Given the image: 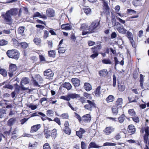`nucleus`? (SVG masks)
<instances>
[{
	"instance_id": "nucleus-1",
	"label": "nucleus",
	"mask_w": 149,
	"mask_h": 149,
	"mask_svg": "<svg viewBox=\"0 0 149 149\" xmlns=\"http://www.w3.org/2000/svg\"><path fill=\"white\" fill-rule=\"evenodd\" d=\"M22 13L21 9L18 13L17 8H12L7 10L5 14L2 15V16L6 24L11 25L13 23L12 17L14 16L15 18H17L21 16Z\"/></svg>"
},
{
	"instance_id": "nucleus-2",
	"label": "nucleus",
	"mask_w": 149,
	"mask_h": 149,
	"mask_svg": "<svg viewBox=\"0 0 149 149\" xmlns=\"http://www.w3.org/2000/svg\"><path fill=\"white\" fill-rule=\"evenodd\" d=\"M75 116L80 123H90L91 119V116L90 114H87L81 117L76 112L74 113Z\"/></svg>"
},
{
	"instance_id": "nucleus-3",
	"label": "nucleus",
	"mask_w": 149,
	"mask_h": 149,
	"mask_svg": "<svg viewBox=\"0 0 149 149\" xmlns=\"http://www.w3.org/2000/svg\"><path fill=\"white\" fill-rule=\"evenodd\" d=\"M6 54L9 57L16 60L18 59L19 56L18 51L15 49L8 50L6 52Z\"/></svg>"
},
{
	"instance_id": "nucleus-4",
	"label": "nucleus",
	"mask_w": 149,
	"mask_h": 149,
	"mask_svg": "<svg viewBox=\"0 0 149 149\" xmlns=\"http://www.w3.org/2000/svg\"><path fill=\"white\" fill-rule=\"evenodd\" d=\"M87 104L84 105V107L85 109L90 111H91L93 108H96L97 107L96 105L94 100H86Z\"/></svg>"
},
{
	"instance_id": "nucleus-5",
	"label": "nucleus",
	"mask_w": 149,
	"mask_h": 149,
	"mask_svg": "<svg viewBox=\"0 0 149 149\" xmlns=\"http://www.w3.org/2000/svg\"><path fill=\"white\" fill-rule=\"evenodd\" d=\"M100 25V20L97 19L93 21L89 27L88 30L90 31V33L94 32L96 30V28Z\"/></svg>"
},
{
	"instance_id": "nucleus-6",
	"label": "nucleus",
	"mask_w": 149,
	"mask_h": 149,
	"mask_svg": "<svg viewBox=\"0 0 149 149\" xmlns=\"http://www.w3.org/2000/svg\"><path fill=\"white\" fill-rule=\"evenodd\" d=\"M29 82V80L28 77H24L21 80V88L24 90H29V87L25 88L24 87L23 84H28Z\"/></svg>"
},
{
	"instance_id": "nucleus-7",
	"label": "nucleus",
	"mask_w": 149,
	"mask_h": 149,
	"mask_svg": "<svg viewBox=\"0 0 149 149\" xmlns=\"http://www.w3.org/2000/svg\"><path fill=\"white\" fill-rule=\"evenodd\" d=\"M127 131L130 135H134L136 133V129L135 126L133 124H130L128 126Z\"/></svg>"
},
{
	"instance_id": "nucleus-8",
	"label": "nucleus",
	"mask_w": 149,
	"mask_h": 149,
	"mask_svg": "<svg viewBox=\"0 0 149 149\" xmlns=\"http://www.w3.org/2000/svg\"><path fill=\"white\" fill-rule=\"evenodd\" d=\"M17 70V66L15 64H11L9 66L8 74L10 77H12Z\"/></svg>"
},
{
	"instance_id": "nucleus-9",
	"label": "nucleus",
	"mask_w": 149,
	"mask_h": 149,
	"mask_svg": "<svg viewBox=\"0 0 149 149\" xmlns=\"http://www.w3.org/2000/svg\"><path fill=\"white\" fill-rule=\"evenodd\" d=\"M80 97L79 94L76 93H69L66 96V100L69 101L71 99L78 98Z\"/></svg>"
},
{
	"instance_id": "nucleus-10",
	"label": "nucleus",
	"mask_w": 149,
	"mask_h": 149,
	"mask_svg": "<svg viewBox=\"0 0 149 149\" xmlns=\"http://www.w3.org/2000/svg\"><path fill=\"white\" fill-rule=\"evenodd\" d=\"M141 132L143 133L145 132V134L143 135V138L149 137V126H146L144 127L141 128Z\"/></svg>"
},
{
	"instance_id": "nucleus-11",
	"label": "nucleus",
	"mask_w": 149,
	"mask_h": 149,
	"mask_svg": "<svg viewBox=\"0 0 149 149\" xmlns=\"http://www.w3.org/2000/svg\"><path fill=\"white\" fill-rule=\"evenodd\" d=\"M103 3V9L105 13H107L109 12L110 10L109 7L108 6L107 1L105 0H100Z\"/></svg>"
},
{
	"instance_id": "nucleus-12",
	"label": "nucleus",
	"mask_w": 149,
	"mask_h": 149,
	"mask_svg": "<svg viewBox=\"0 0 149 149\" xmlns=\"http://www.w3.org/2000/svg\"><path fill=\"white\" fill-rule=\"evenodd\" d=\"M118 31L120 33L123 34H127V36H128V32H130L127 31L124 27L123 26L121 25L118 27L116 28Z\"/></svg>"
},
{
	"instance_id": "nucleus-13",
	"label": "nucleus",
	"mask_w": 149,
	"mask_h": 149,
	"mask_svg": "<svg viewBox=\"0 0 149 149\" xmlns=\"http://www.w3.org/2000/svg\"><path fill=\"white\" fill-rule=\"evenodd\" d=\"M127 37L130 40V42L131 43L132 47L134 48H136V45L133 40L132 33L131 32H128Z\"/></svg>"
},
{
	"instance_id": "nucleus-14",
	"label": "nucleus",
	"mask_w": 149,
	"mask_h": 149,
	"mask_svg": "<svg viewBox=\"0 0 149 149\" xmlns=\"http://www.w3.org/2000/svg\"><path fill=\"white\" fill-rule=\"evenodd\" d=\"M115 128L112 126L107 127L104 130L103 132L106 135L110 134L112 132L114 131Z\"/></svg>"
},
{
	"instance_id": "nucleus-15",
	"label": "nucleus",
	"mask_w": 149,
	"mask_h": 149,
	"mask_svg": "<svg viewBox=\"0 0 149 149\" xmlns=\"http://www.w3.org/2000/svg\"><path fill=\"white\" fill-rule=\"evenodd\" d=\"M47 17H53L55 15V12L52 8H49L47 9L46 11Z\"/></svg>"
},
{
	"instance_id": "nucleus-16",
	"label": "nucleus",
	"mask_w": 149,
	"mask_h": 149,
	"mask_svg": "<svg viewBox=\"0 0 149 149\" xmlns=\"http://www.w3.org/2000/svg\"><path fill=\"white\" fill-rule=\"evenodd\" d=\"M99 76L101 78L106 77L108 74V72L107 69H105L101 70L98 72Z\"/></svg>"
},
{
	"instance_id": "nucleus-17",
	"label": "nucleus",
	"mask_w": 149,
	"mask_h": 149,
	"mask_svg": "<svg viewBox=\"0 0 149 149\" xmlns=\"http://www.w3.org/2000/svg\"><path fill=\"white\" fill-rule=\"evenodd\" d=\"M72 84L75 87H78L80 84V81L78 79L73 78L71 79Z\"/></svg>"
},
{
	"instance_id": "nucleus-18",
	"label": "nucleus",
	"mask_w": 149,
	"mask_h": 149,
	"mask_svg": "<svg viewBox=\"0 0 149 149\" xmlns=\"http://www.w3.org/2000/svg\"><path fill=\"white\" fill-rule=\"evenodd\" d=\"M85 132V131L81 128H80L79 130L76 132V135L78 136L80 139L82 138V134Z\"/></svg>"
},
{
	"instance_id": "nucleus-19",
	"label": "nucleus",
	"mask_w": 149,
	"mask_h": 149,
	"mask_svg": "<svg viewBox=\"0 0 149 149\" xmlns=\"http://www.w3.org/2000/svg\"><path fill=\"white\" fill-rule=\"evenodd\" d=\"M123 100L122 98H118L116 101L115 105L113 106L118 108H121L122 104H123Z\"/></svg>"
},
{
	"instance_id": "nucleus-20",
	"label": "nucleus",
	"mask_w": 149,
	"mask_h": 149,
	"mask_svg": "<svg viewBox=\"0 0 149 149\" xmlns=\"http://www.w3.org/2000/svg\"><path fill=\"white\" fill-rule=\"evenodd\" d=\"M41 127L40 124H38L33 125L31 127V132H34L37 131Z\"/></svg>"
},
{
	"instance_id": "nucleus-21",
	"label": "nucleus",
	"mask_w": 149,
	"mask_h": 149,
	"mask_svg": "<svg viewBox=\"0 0 149 149\" xmlns=\"http://www.w3.org/2000/svg\"><path fill=\"white\" fill-rule=\"evenodd\" d=\"M44 74L45 76H47L49 77H53L54 73L50 69H49L44 72Z\"/></svg>"
},
{
	"instance_id": "nucleus-22",
	"label": "nucleus",
	"mask_w": 149,
	"mask_h": 149,
	"mask_svg": "<svg viewBox=\"0 0 149 149\" xmlns=\"http://www.w3.org/2000/svg\"><path fill=\"white\" fill-rule=\"evenodd\" d=\"M118 89L120 92H123L125 90V86L123 83L118 82Z\"/></svg>"
},
{
	"instance_id": "nucleus-23",
	"label": "nucleus",
	"mask_w": 149,
	"mask_h": 149,
	"mask_svg": "<svg viewBox=\"0 0 149 149\" xmlns=\"http://www.w3.org/2000/svg\"><path fill=\"white\" fill-rule=\"evenodd\" d=\"M102 146H99L95 143L94 142H91L88 146V148L90 149L91 148H98L101 147Z\"/></svg>"
},
{
	"instance_id": "nucleus-24",
	"label": "nucleus",
	"mask_w": 149,
	"mask_h": 149,
	"mask_svg": "<svg viewBox=\"0 0 149 149\" xmlns=\"http://www.w3.org/2000/svg\"><path fill=\"white\" fill-rule=\"evenodd\" d=\"M39 17L44 19H47V16L45 15H41L40 13L38 12H36L34 13L33 16V18Z\"/></svg>"
},
{
	"instance_id": "nucleus-25",
	"label": "nucleus",
	"mask_w": 149,
	"mask_h": 149,
	"mask_svg": "<svg viewBox=\"0 0 149 149\" xmlns=\"http://www.w3.org/2000/svg\"><path fill=\"white\" fill-rule=\"evenodd\" d=\"M126 116L124 114H122L118 118V121L119 123H122L125 120Z\"/></svg>"
},
{
	"instance_id": "nucleus-26",
	"label": "nucleus",
	"mask_w": 149,
	"mask_h": 149,
	"mask_svg": "<svg viewBox=\"0 0 149 149\" xmlns=\"http://www.w3.org/2000/svg\"><path fill=\"white\" fill-rule=\"evenodd\" d=\"M84 87L85 90L87 91H90L92 89L91 85L88 83H85Z\"/></svg>"
},
{
	"instance_id": "nucleus-27",
	"label": "nucleus",
	"mask_w": 149,
	"mask_h": 149,
	"mask_svg": "<svg viewBox=\"0 0 149 149\" xmlns=\"http://www.w3.org/2000/svg\"><path fill=\"white\" fill-rule=\"evenodd\" d=\"M137 12L132 9H128L127 10V14L128 15H132L136 14Z\"/></svg>"
},
{
	"instance_id": "nucleus-28",
	"label": "nucleus",
	"mask_w": 149,
	"mask_h": 149,
	"mask_svg": "<svg viewBox=\"0 0 149 149\" xmlns=\"http://www.w3.org/2000/svg\"><path fill=\"white\" fill-rule=\"evenodd\" d=\"M101 86H99L94 91L95 96L96 97H99L101 94L100 89Z\"/></svg>"
},
{
	"instance_id": "nucleus-29",
	"label": "nucleus",
	"mask_w": 149,
	"mask_h": 149,
	"mask_svg": "<svg viewBox=\"0 0 149 149\" xmlns=\"http://www.w3.org/2000/svg\"><path fill=\"white\" fill-rule=\"evenodd\" d=\"M119 108L116 107L114 106L112 107L111 108V110L112 111V113L113 115L116 116L117 115L118 113V109Z\"/></svg>"
},
{
	"instance_id": "nucleus-30",
	"label": "nucleus",
	"mask_w": 149,
	"mask_h": 149,
	"mask_svg": "<svg viewBox=\"0 0 149 149\" xmlns=\"http://www.w3.org/2000/svg\"><path fill=\"white\" fill-rule=\"evenodd\" d=\"M92 52L93 53L90 56V57L93 59L97 57L98 55V52L94 50H91Z\"/></svg>"
},
{
	"instance_id": "nucleus-31",
	"label": "nucleus",
	"mask_w": 149,
	"mask_h": 149,
	"mask_svg": "<svg viewBox=\"0 0 149 149\" xmlns=\"http://www.w3.org/2000/svg\"><path fill=\"white\" fill-rule=\"evenodd\" d=\"M15 118H12L10 119L8 121L7 124L9 126H13L15 123Z\"/></svg>"
},
{
	"instance_id": "nucleus-32",
	"label": "nucleus",
	"mask_w": 149,
	"mask_h": 149,
	"mask_svg": "<svg viewBox=\"0 0 149 149\" xmlns=\"http://www.w3.org/2000/svg\"><path fill=\"white\" fill-rule=\"evenodd\" d=\"M6 114V110L3 108L0 109V118H2L5 116Z\"/></svg>"
},
{
	"instance_id": "nucleus-33",
	"label": "nucleus",
	"mask_w": 149,
	"mask_h": 149,
	"mask_svg": "<svg viewBox=\"0 0 149 149\" xmlns=\"http://www.w3.org/2000/svg\"><path fill=\"white\" fill-rule=\"evenodd\" d=\"M114 98V97L112 95H110L107 97L106 100L107 102L109 103L113 101Z\"/></svg>"
},
{
	"instance_id": "nucleus-34",
	"label": "nucleus",
	"mask_w": 149,
	"mask_h": 149,
	"mask_svg": "<svg viewBox=\"0 0 149 149\" xmlns=\"http://www.w3.org/2000/svg\"><path fill=\"white\" fill-rule=\"evenodd\" d=\"M139 17L138 15H134L130 17H128L126 18V21H134V20L132 19L134 18H138Z\"/></svg>"
},
{
	"instance_id": "nucleus-35",
	"label": "nucleus",
	"mask_w": 149,
	"mask_h": 149,
	"mask_svg": "<svg viewBox=\"0 0 149 149\" xmlns=\"http://www.w3.org/2000/svg\"><path fill=\"white\" fill-rule=\"evenodd\" d=\"M102 62L103 64H111L112 63L109 58H105L103 59L102 60Z\"/></svg>"
},
{
	"instance_id": "nucleus-36",
	"label": "nucleus",
	"mask_w": 149,
	"mask_h": 149,
	"mask_svg": "<svg viewBox=\"0 0 149 149\" xmlns=\"http://www.w3.org/2000/svg\"><path fill=\"white\" fill-rule=\"evenodd\" d=\"M25 30V27L23 26H21L18 28L17 31L19 34L22 35L23 34Z\"/></svg>"
},
{
	"instance_id": "nucleus-37",
	"label": "nucleus",
	"mask_w": 149,
	"mask_h": 149,
	"mask_svg": "<svg viewBox=\"0 0 149 149\" xmlns=\"http://www.w3.org/2000/svg\"><path fill=\"white\" fill-rule=\"evenodd\" d=\"M44 134L45 135V137L46 139H48L51 136V131L50 130H48L44 129Z\"/></svg>"
},
{
	"instance_id": "nucleus-38",
	"label": "nucleus",
	"mask_w": 149,
	"mask_h": 149,
	"mask_svg": "<svg viewBox=\"0 0 149 149\" xmlns=\"http://www.w3.org/2000/svg\"><path fill=\"white\" fill-rule=\"evenodd\" d=\"M102 46L101 44L96 45L92 47L91 49V50H94L95 51H97L98 52L102 48Z\"/></svg>"
},
{
	"instance_id": "nucleus-39",
	"label": "nucleus",
	"mask_w": 149,
	"mask_h": 149,
	"mask_svg": "<svg viewBox=\"0 0 149 149\" xmlns=\"http://www.w3.org/2000/svg\"><path fill=\"white\" fill-rule=\"evenodd\" d=\"M132 120L136 123L138 124L139 123L140 119L138 116H135L131 118Z\"/></svg>"
},
{
	"instance_id": "nucleus-40",
	"label": "nucleus",
	"mask_w": 149,
	"mask_h": 149,
	"mask_svg": "<svg viewBox=\"0 0 149 149\" xmlns=\"http://www.w3.org/2000/svg\"><path fill=\"white\" fill-rule=\"evenodd\" d=\"M128 112L129 114L132 117L136 115V113L133 109H129Z\"/></svg>"
},
{
	"instance_id": "nucleus-41",
	"label": "nucleus",
	"mask_w": 149,
	"mask_h": 149,
	"mask_svg": "<svg viewBox=\"0 0 149 149\" xmlns=\"http://www.w3.org/2000/svg\"><path fill=\"white\" fill-rule=\"evenodd\" d=\"M33 41L37 45H40L41 44V40L40 38H35L33 40Z\"/></svg>"
},
{
	"instance_id": "nucleus-42",
	"label": "nucleus",
	"mask_w": 149,
	"mask_h": 149,
	"mask_svg": "<svg viewBox=\"0 0 149 149\" xmlns=\"http://www.w3.org/2000/svg\"><path fill=\"white\" fill-rule=\"evenodd\" d=\"M143 141L145 144V146L146 145L149 147V137L143 138Z\"/></svg>"
},
{
	"instance_id": "nucleus-43",
	"label": "nucleus",
	"mask_w": 149,
	"mask_h": 149,
	"mask_svg": "<svg viewBox=\"0 0 149 149\" xmlns=\"http://www.w3.org/2000/svg\"><path fill=\"white\" fill-rule=\"evenodd\" d=\"M0 74L4 77H6L7 75V73L6 70L4 69H1L0 70Z\"/></svg>"
},
{
	"instance_id": "nucleus-44",
	"label": "nucleus",
	"mask_w": 149,
	"mask_h": 149,
	"mask_svg": "<svg viewBox=\"0 0 149 149\" xmlns=\"http://www.w3.org/2000/svg\"><path fill=\"white\" fill-rule=\"evenodd\" d=\"M57 130H56L54 129L52 130L51 136L54 139L57 136Z\"/></svg>"
},
{
	"instance_id": "nucleus-45",
	"label": "nucleus",
	"mask_w": 149,
	"mask_h": 149,
	"mask_svg": "<svg viewBox=\"0 0 149 149\" xmlns=\"http://www.w3.org/2000/svg\"><path fill=\"white\" fill-rule=\"evenodd\" d=\"M32 81L33 82V85L35 86L39 87L40 86L38 84V82L34 78L32 77Z\"/></svg>"
},
{
	"instance_id": "nucleus-46",
	"label": "nucleus",
	"mask_w": 149,
	"mask_h": 149,
	"mask_svg": "<svg viewBox=\"0 0 149 149\" xmlns=\"http://www.w3.org/2000/svg\"><path fill=\"white\" fill-rule=\"evenodd\" d=\"M129 103H131L132 102H137L136 100L135 99L134 97H128Z\"/></svg>"
},
{
	"instance_id": "nucleus-47",
	"label": "nucleus",
	"mask_w": 149,
	"mask_h": 149,
	"mask_svg": "<svg viewBox=\"0 0 149 149\" xmlns=\"http://www.w3.org/2000/svg\"><path fill=\"white\" fill-rule=\"evenodd\" d=\"M35 79L39 83L41 82L42 81V79L39 75H36L35 77Z\"/></svg>"
},
{
	"instance_id": "nucleus-48",
	"label": "nucleus",
	"mask_w": 149,
	"mask_h": 149,
	"mask_svg": "<svg viewBox=\"0 0 149 149\" xmlns=\"http://www.w3.org/2000/svg\"><path fill=\"white\" fill-rule=\"evenodd\" d=\"M65 52L64 47H59L58 49V52L60 53H64Z\"/></svg>"
},
{
	"instance_id": "nucleus-49",
	"label": "nucleus",
	"mask_w": 149,
	"mask_h": 149,
	"mask_svg": "<svg viewBox=\"0 0 149 149\" xmlns=\"http://www.w3.org/2000/svg\"><path fill=\"white\" fill-rule=\"evenodd\" d=\"M48 54L50 57H54L55 56V52L53 50L48 52Z\"/></svg>"
},
{
	"instance_id": "nucleus-50",
	"label": "nucleus",
	"mask_w": 149,
	"mask_h": 149,
	"mask_svg": "<svg viewBox=\"0 0 149 149\" xmlns=\"http://www.w3.org/2000/svg\"><path fill=\"white\" fill-rule=\"evenodd\" d=\"M116 144L115 143L106 142L103 144V146H115Z\"/></svg>"
},
{
	"instance_id": "nucleus-51",
	"label": "nucleus",
	"mask_w": 149,
	"mask_h": 149,
	"mask_svg": "<svg viewBox=\"0 0 149 149\" xmlns=\"http://www.w3.org/2000/svg\"><path fill=\"white\" fill-rule=\"evenodd\" d=\"M84 10L86 15L89 14L91 12V9L90 8H84Z\"/></svg>"
},
{
	"instance_id": "nucleus-52",
	"label": "nucleus",
	"mask_w": 149,
	"mask_h": 149,
	"mask_svg": "<svg viewBox=\"0 0 149 149\" xmlns=\"http://www.w3.org/2000/svg\"><path fill=\"white\" fill-rule=\"evenodd\" d=\"M8 43V41L3 39L0 40V45L4 46Z\"/></svg>"
},
{
	"instance_id": "nucleus-53",
	"label": "nucleus",
	"mask_w": 149,
	"mask_h": 149,
	"mask_svg": "<svg viewBox=\"0 0 149 149\" xmlns=\"http://www.w3.org/2000/svg\"><path fill=\"white\" fill-rule=\"evenodd\" d=\"M113 86L114 87L116 86V78L115 74H113Z\"/></svg>"
},
{
	"instance_id": "nucleus-54",
	"label": "nucleus",
	"mask_w": 149,
	"mask_h": 149,
	"mask_svg": "<svg viewBox=\"0 0 149 149\" xmlns=\"http://www.w3.org/2000/svg\"><path fill=\"white\" fill-rule=\"evenodd\" d=\"M47 114L49 116H52L54 115V112L52 110H49L47 111Z\"/></svg>"
},
{
	"instance_id": "nucleus-55",
	"label": "nucleus",
	"mask_w": 149,
	"mask_h": 149,
	"mask_svg": "<svg viewBox=\"0 0 149 149\" xmlns=\"http://www.w3.org/2000/svg\"><path fill=\"white\" fill-rule=\"evenodd\" d=\"M20 91V87L19 86H17L15 87L14 91L13 92H14L16 95H17L19 93V92Z\"/></svg>"
},
{
	"instance_id": "nucleus-56",
	"label": "nucleus",
	"mask_w": 149,
	"mask_h": 149,
	"mask_svg": "<svg viewBox=\"0 0 149 149\" xmlns=\"http://www.w3.org/2000/svg\"><path fill=\"white\" fill-rule=\"evenodd\" d=\"M20 45H21L22 48H26L28 46V44L25 42L20 43Z\"/></svg>"
},
{
	"instance_id": "nucleus-57",
	"label": "nucleus",
	"mask_w": 149,
	"mask_h": 149,
	"mask_svg": "<svg viewBox=\"0 0 149 149\" xmlns=\"http://www.w3.org/2000/svg\"><path fill=\"white\" fill-rule=\"evenodd\" d=\"M13 45L14 47H17L20 45L19 42L16 39H13Z\"/></svg>"
},
{
	"instance_id": "nucleus-58",
	"label": "nucleus",
	"mask_w": 149,
	"mask_h": 149,
	"mask_svg": "<svg viewBox=\"0 0 149 149\" xmlns=\"http://www.w3.org/2000/svg\"><path fill=\"white\" fill-rule=\"evenodd\" d=\"M72 86L69 83L66 82V89L67 90H70L72 88Z\"/></svg>"
},
{
	"instance_id": "nucleus-59",
	"label": "nucleus",
	"mask_w": 149,
	"mask_h": 149,
	"mask_svg": "<svg viewBox=\"0 0 149 149\" xmlns=\"http://www.w3.org/2000/svg\"><path fill=\"white\" fill-rule=\"evenodd\" d=\"M121 138V136L120 133H118L114 136V138L116 140H119Z\"/></svg>"
},
{
	"instance_id": "nucleus-60",
	"label": "nucleus",
	"mask_w": 149,
	"mask_h": 149,
	"mask_svg": "<svg viewBox=\"0 0 149 149\" xmlns=\"http://www.w3.org/2000/svg\"><path fill=\"white\" fill-rule=\"evenodd\" d=\"M72 28V25L69 24H66V30H71Z\"/></svg>"
},
{
	"instance_id": "nucleus-61",
	"label": "nucleus",
	"mask_w": 149,
	"mask_h": 149,
	"mask_svg": "<svg viewBox=\"0 0 149 149\" xmlns=\"http://www.w3.org/2000/svg\"><path fill=\"white\" fill-rule=\"evenodd\" d=\"M81 149H86V145L84 142L81 141Z\"/></svg>"
},
{
	"instance_id": "nucleus-62",
	"label": "nucleus",
	"mask_w": 149,
	"mask_h": 149,
	"mask_svg": "<svg viewBox=\"0 0 149 149\" xmlns=\"http://www.w3.org/2000/svg\"><path fill=\"white\" fill-rule=\"evenodd\" d=\"M49 32L47 31H44V35L43 37L44 39H46L49 36Z\"/></svg>"
},
{
	"instance_id": "nucleus-63",
	"label": "nucleus",
	"mask_w": 149,
	"mask_h": 149,
	"mask_svg": "<svg viewBox=\"0 0 149 149\" xmlns=\"http://www.w3.org/2000/svg\"><path fill=\"white\" fill-rule=\"evenodd\" d=\"M3 87L11 90L13 89V87L12 85L8 84L4 86Z\"/></svg>"
},
{
	"instance_id": "nucleus-64",
	"label": "nucleus",
	"mask_w": 149,
	"mask_h": 149,
	"mask_svg": "<svg viewBox=\"0 0 149 149\" xmlns=\"http://www.w3.org/2000/svg\"><path fill=\"white\" fill-rule=\"evenodd\" d=\"M44 149H50V147L49 145V143H45L43 146Z\"/></svg>"
}]
</instances>
